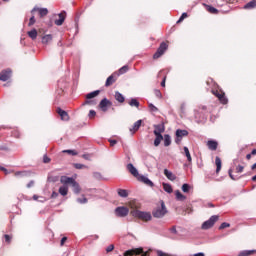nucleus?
Returning <instances> with one entry per match:
<instances>
[{"label": "nucleus", "mask_w": 256, "mask_h": 256, "mask_svg": "<svg viewBox=\"0 0 256 256\" xmlns=\"http://www.w3.org/2000/svg\"><path fill=\"white\" fill-rule=\"evenodd\" d=\"M156 138L154 140L155 147H159L161 145V142L163 141V135H155Z\"/></svg>", "instance_id": "nucleus-27"}, {"label": "nucleus", "mask_w": 256, "mask_h": 256, "mask_svg": "<svg viewBox=\"0 0 256 256\" xmlns=\"http://www.w3.org/2000/svg\"><path fill=\"white\" fill-rule=\"evenodd\" d=\"M53 41V36L51 34H46L42 37V43L43 45H49Z\"/></svg>", "instance_id": "nucleus-19"}, {"label": "nucleus", "mask_w": 256, "mask_h": 256, "mask_svg": "<svg viewBox=\"0 0 256 256\" xmlns=\"http://www.w3.org/2000/svg\"><path fill=\"white\" fill-rule=\"evenodd\" d=\"M58 197V193L57 192H53L52 193V199H55V198H57Z\"/></svg>", "instance_id": "nucleus-63"}, {"label": "nucleus", "mask_w": 256, "mask_h": 256, "mask_svg": "<svg viewBox=\"0 0 256 256\" xmlns=\"http://www.w3.org/2000/svg\"><path fill=\"white\" fill-rule=\"evenodd\" d=\"M82 159H85L86 161L91 159V156L89 154H84Z\"/></svg>", "instance_id": "nucleus-60"}, {"label": "nucleus", "mask_w": 256, "mask_h": 256, "mask_svg": "<svg viewBox=\"0 0 256 256\" xmlns=\"http://www.w3.org/2000/svg\"><path fill=\"white\" fill-rule=\"evenodd\" d=\"M187 135H189V132H187V130H177L176 131V143H181V139H183V137H187Z\"/></svg>", "instance_id": "nucleus-11"}, {"label": "nucleus", "mask_w": 256, "mask_h": 256, "mask_svg": "<svg viewBox=\"0 0 256 256\" xmlns=\"http://www.w3.org/2000/svg\"><path fill=\"white\" fill-rule=\"evenodd\" d=\"M114 249H115V246H114V244H110L108 247H106V253H110V252H112V251H114Z\"/></svg>", "instance_id": "nucleus-47"}, {"label": "nucleus", "mask_w": 256, "mask_h": 256, "mask_svg": "<svg viewBox=\"0 0 256 256\" xmlns=\"http://www.w3.org/2000/svg\"><path fill=\"white\" fill-rule=\"evenodd\" d=\"M229 177H230V179H232L233 181H237V180H239V176H234L233 175V169L232 168H230L229 169Z\"/></svg>", "instance_id": "nucleus-37"}, {"label": "nucleus", "mask_w": 256, "mask_h": 256, "mask_svg": "<svg viewBox=\"0 0 256 256\" xmlns=\"http://www.w3.org/2000/svg\"><path fill=\"white\" fill-rule=\"evenodd\" d=\"M9 79H11V70L10 69L3 70L0 73V81H9Z\"/></svg>", "instance_id": "nucleus-12"}, {"label": "nucleus", "mask_w": 256, "mask_h": 256, "mask_svg": "<svg viewBox=\"0 0 256 256\" xmlns=\"http://www.w3.org/2000/svg\"><path fill=\"white\" fill-rule=\"evenodd\" d=\"M111 105H113V103H111V101H109V99L104 98L99 103V109H101L103 111V113H107V111H109V108L111 107Z\"/></svg>", "instance_id": "nucleus-5"}, {"label": "nucleus", "mask_w": 256, "mask_h": 256, "mask_svg": "<svg viewBox=\"0 0 256 256\" xmlns=\"http://www.w3.org/2000/svg\"><path fill=\"white\" fill-rule=\"evenodd\" d=\"M256 0H252L244 6V9H255Z\"/></svg>", "instance_id": "nucleus-31"}, {"label": "nucleus", "mask_w": 256, "mask_h": 256, "mask_svg": "<svg viewBox=\"0 0 256 256\" xmlns=\"http://www.w3.org/2000/svg\"><path fill=\"white\" fill-rule=\"evenodd\" d=\"M127 170L135 178H137L140 175L139 172H138V169L136 167H134L133 164H127Z\"/></svg>", "instance_id": "nucleus-13"}, {"label": "nucleus", "mask_w": 256, "mask_h": 256, "mask_svg": "<svg viewBox=\"0 0 256 256\" xmlns=\"http://www.w3.org/2000/svg\"><path fill=\"white\" fill-rule=\"evenodd\" d=\"M31 13H38V15H40V17H45L46 15H48L49 13V10L47 8H40V7H37L35 6Z\"/></svg>", "instance_id": "nucleus-9"}, {"label": "nucleus", "mask_w": 256, "mask_h": 256, "mask_svg": "<svg viewBox=\"0 0 256 256\" xmlns=\"http://www.w3.org/2000/svg\"><path fill=\"white\" fill-rule=\"evenodd\" d=\"M66 240H67V237H66V236H65V237H62L61 242H60V245H61V246H64Z\"/></svg>", "instance_id": "nucleus-59"}, {"label": "nucleus", "mask_w": 256, "mask_h": 256, "mask_svg": "<svg viewBox=\"0 0 256 256\" xmlns=\"http://www.w3.org/2000/svg\"><path fill=\"white\" fill-rule=\"evenodd\" d=\"M187 17H188L187 13L184 12L179 18V20L177 21V23H181L183 20L187 19Z\"/></svg>", "instance_id": "nucleus-51"}, {"label": "nucleus", "mask_w": 256, "mask_h": 256, "mask_svg": "<svg viewBox=\"0 0 256 256\" xmlns=\"http://www.w3.org/2000/svg\"><path fill=\"white\" fill-rule=\"evenodd\" d=\"M76 201H77L78 203H80V204L88 203V199L85 198V197L78 198Z\"/></svg>", "instance_id": "nucleus-46"}, {"label": "nucleus", "mask_w": 256, "mask_h": 256, "mask_svg": "<svg viewBox=\"0 0 256 256\" xmlns=\"http://www.w3.org/2000/svg\"><path fill=\"white\" fill-rule=\"evenodd\" d=\"M163 139H164V146L169 147V145H171V136H169V134H165Z\"/></svg>", "instance_id": "nucleus-28"}, {"label": "nucleus", "mask_w": 256, "mask_h": 256, "mask_svg": "<svg viewBox=\"0 0 256 256\" xmlns=\"http://www.w3.org/2000/svg\"><path fill=\"white\" fill-rule=\"evenodd\" d=\"M157 255H158V256H173V255H171V254H169V253H165V252H162V251H158V252H157Z\"/></svg>", "instance_id": "nucleus-56"}, {"label": "nucleus", "mask_w": 256, "mask_h": 256, "mask_svg": "<svg viewBox=\"0 0 256 256\" xmlns=\"http://www.w3.org/2000/svg\"><path fill=\"white\" fill-rule=\"evenodd\" d=\"M162 187L164 188V191L166 193H172L173 192L172 187H171L170 184L162 183Z\"/></svg>", "instance_id": "nucleus-33"}, {"label": "nucleus", "mask_w": 256, "mask_h": 256, "mask_svg": "<svg viewBox=\"0 0 256 256\" xmlns=\"http://www.w3.org/2000/svg\"><path fill=\"white\" fill-rule=\"evenodd\" d=\"M231 227V224L230 223H227V222H223L221 224L220 227H218V229L222 230V229H226V228H230Z\"/></svg>", "instance_id": "nucleus-42"}, {"label": "nucleus", "mask_w": 256, "mask_h": 256, "mask_svg": "<svg viewBox=\"0 0 256 256\" xmlns=\"http://www.w3.org/2000/svg\"><path fill=\"white\" fill-rule=\"evenodd\" d=\"M117 194L121 198H128L129 196L128 190H125V189H117Z\"/></svg>", "instance_id": "nucleus-20"}, {"label": "nucleus", "mask_w": 256, "mask_h": 256, "mask_svg": "<svg viewBox=\"0 0 256 256\" xmlns=\"http://www.w3.org/2000/svg\"><path fill=\"white\" fill-rule=\"evenodd\" d=\"M213 93L215 94V96L219 99V101L223 104V105H227V97H225V93L221 92V91H213Z\"/></svg>", "instance_id": "nucleus-10"}, {"label": "nucleus", "mask_w": 256, "mask_h": 256, "mask_svg": "<svg viewBox=\"0 0 256 256\" xmlns=\"http://www.w3.org/2000/svg\"><path fill=\"white\" fill-rule=\"evenodd\" d=\"M149 109L150 111H152L153 113H156V111H158V109L155 107V105L153 104H149Z\"/></svg>", "instance_id": "nucleus-55"}, {"label": "nucleus", "mask_w": 256, "mask_h": 256, "mask_svg": "<svg viewBox=\"0 0 256 256\" xmlns=\"http://www.w3.org/2000/svg\"><path fill=\"white\" fill-rule=\"evenodd\" d=\"M33 25H35V16L32 15V17L29 20L28 26L29 27H33Z\"/></svg>", "instance_id": "nucleus-49"}, {"label": "nucleus", "mask_w": 256, "mask_h": 256, "mask_svg": "<svg viewBox=\"0 0 256 256\" xmlns=\"http://www.w3.org/2000/svg\"><path fill=\"white\" fill-rule=\"evenodd\" d=\"M71 185H72L74 193H76V194L81 193V191H82L81 186L76 181L73 182V184H71Z\"/></svg>", "instance_id": "nucleus-24"}, {"label": "nucleus", "mask_w": 256, "mask_h": 256, "mask_svg": "<svg viewBox=\"0 0 256 256\" xmlns=\"http://www.w3.org/2000/svg\"><path fill=\"white\" fill-rule=\"evenodd\" d=\"M193 207L191 206H187V208L184 210V214L183 215H187V214H191L193 213Z\"/></svg>", "instance_id": "nucleus-43"}, {"label": "nucleus", "mask_w": 256, "mask_h": 256, "mask_svg": "<svg viewBox=\"0 0 256 256\" xmlns=\"http://www.w3.org/2000/svg\"><path fill=\"white\" fill-rule=\"evenodd\" d=\"M154 135H162V133H165V125L160 124V125H156L154 126Z\"/></svg>", "instance_id": "nucleus-16"}, {"label": "nucleus", "mask_w": 256, "mask_h": 256, "mask_svg": "<svg viewBox=\"0 0 256 256\" xmlns=\"http://www.w3.org/2000/svg\"><path fill=\"white\" fill-rule=\"evenodd\" d=\"M110 145L113 147L115 145H117V141L116 140H110Z\"/></svg>", "instance_id": "nucleus-61"}, {"label": "nucleus", "mask_w": 256, "mask_h": 256, "mask_svg": "<svg viewBox=\"0 0 256 256\" xmlns=\"http://www.w3.org/2000/svg\"><path fill=\"white\" fill-rule=\"evenodd\" d=\"M83 105H97V101L95 100H87Z\"/></svg>", "instance_id": "nucleus-50"}, {"label": "nucleus", "mask_w": 256, "mask_h": 256, "mask_svg": "<svg viewBox=\"0 0 256 256\" xmlns=\"http://www.w3.org/2000/svg\"><path fill=\"white\" fill-rule=\"evenodd\" d=\"M161 86L165 87V78L163 79V81L161 82Z\"/></svg>", "instance_id": "nucleus-64"}, {"label": "nucleus", "mask_w": 256, "mask_h": 256, "mask_svg": "<svg viewBox=\"0 0 256 256\" xmlns=\"http://www.w3.org/2000/svg\"><path fill=\"white\" fill-rule=\"evenodd\" d=\"M167 43H161L157 52L153 55V59H159L167 51Z\"/></svg>", "instance_id": "nucleus-7"}, {"label": "nucleus", "mask_w": 256, "mask_h": 256, "mask_svg": "<svg viewBox=\"0 0 256 256\" xmlns=\"http://www.w3.org/2000/svg\"><path fill=\"white\" fill-rule=\"evenodd\" d=\"M95 115H97V112H95V110H90L89 111V114H88V117L90 119H93V117H95Z\"/></svg>", "instance_id": "nucleus-53"}, {"label": "nucleus", "mask_w": 256, "mask_h": 256, "mask_svg": "<svg viewBox=\"0 0 256 256\" xmlns=\"http://www.w3.org/2000/svg\"><path fill=\"white\" fill-rule=\"evenodd\" d=\"M222 168V162L216 161V174H219Z\"/></svg>", "instance_id": "nucleus-40"}, {"label": "nucleus", "mask_w": 256, "mask_h": 256, "mask_svg": "<svg viewBox=\"0 0 256 256\" xmlns=\"http://www.w3.org/2000/svg\"><path fill=\"white\" fill-rule=\"evenodd\" d=\"M206 145L210 151H216L219 143L215 140H208Z\"/></svg>", "instance_id": "nucleus-15"}, {"label": "nucleus", "mask_w": 256, "mask_h": 256, "mask_svg": "<svg viewBox=\"0 0 256 256\" xmlns=\"http://www.w3.org/2000/svg\"><path fill=\"white\" fill-rule=\"evenodd\" d=\"M74 167H75V169H79V170L87 169L88 168L86 165L79 164V163L74 164Z\"/></svg>", "instance_id": "nucleus-41"}, {"label": "nucleus", "mask_w": 256, "mask_h": 256, "mask_svg": "<svg viewBox=\"0 0 256 256\" xmlns=\"http://www.w3.org/2000/svg\"><path fill=\"white\" fill-rule=\"evenodd\" d=\"M243 171H244V166H241V165H239L235 169V173H243Z\"/></svg>", "instance_id": "nucleus-52"}, {"label": "nucleus", "mask_w": 256, "mask_h": 256, "mask_svg": "<svg viewBox=\"0 0 256 256\" xmlns=\"http://www.w3.org/2000/svg\"><path fill=\"white\" fill-rule=\"evenodd\" d=\"M97 95H99V90H96L94 92L88 93L86 95V98L87 99H94V97H97Z\"/></svg>", "instance_id": "nucleus-34"}, {"label": "nucleus", "mask_w": 256, "mask_h": 256, "mask_svg": "<svg viewBox=\"0 0 256 256\" xmlns=\"http://www.w3.org/2000/svg\"><path fill=\"white\" fill-rule=\"evenodd\" d=\"M207 11H209V13H217V9L215 7L212 6H207Z\"/></svg>", "instance_id": "nucleus-48"}, {"label": "nucleus", "mask_w": 256, "mask_h": 256, "mask_svg": "<svg viewBox=\"0 0 256 256\" xmlns=\"http://www.w3.org/2000/svg\"><path fill=\"white\" fill-rule=\"evenodd\" d=\"M75 182H76V180L71 177L61 176V178H60V183H62L63 185H68V184L72 185Z\"/></svg>", "instance_id": "nucleus-14"}, {"label": "nucleus", "mask_w": 256, "mask_h": 256, "mask_svg": "<svg viewBox=\"0 0 256 256\" xmlns=\"http://www.w3.org/2000/svg\"><path fill=\"white\" fill-rule=\"evenodd\" d=\"M256 253L255 250H245V251H241L239 253V256H251L254 255Z\"/></svg>", "instance_id": "nucleus-26"}, {"label": "nucleus", "mask_w": 256, "mask_h": 256, "mask_svg": "<svg viewBox=\"0 0 256 256\" xmlns=\"http://www.w3.org/2000/svg\"><path fill=\"white\" fill-rule=\"evenodd\" d=\"M115 83V74L109 76L106 80V87H109V85H113Z\"/></svg>", "instance_id": "nucleus-30"}, {"label": "nucleus", "mask_w": 256, "mask_h": 256, "mask_svg": "<svg viewBox=\"0 0 256 256\" xmlns=\"http://www.w3.org/2000/svg\"><path fill=\"white\" fill-rule=\"evenodd\" d=\"M219 216H211L209 220L204 221L202 224V229L208 230L211 229L216 222H218Z\"/></svg>", "instance_id": "nucleus-4"}, {"label": "nucleus", "mask_w": 256, "mask_h": 256, "mask_svg": "<svg viewBox=\"0 0 256 256\" xmlns=\"http://www.w3.org/2000/svg\"><path fill=\"white\" fill-rule=\"evenodd\" d=\"M129 71L128 66H123L122 68L119 69V73L117 75H123L124 73H127Z\"/></svg>", "instance_id": "nucleus-38"}, {"label": "nucleus", "mask_w": 256, "mask_h": 256, "mask_svg": "<svg viewBox=\"0 0 256 256\" xmlns=\"http://www.w3.org/2000/svg\"><path fill=\"white\" fill-rule=\"evenodd\" d=\"M115 99L116 101H118L119 103H123L125 101V97L123 96V94H121L120 92H116L115 93Z\"/></svg>", "instance_id": "nucleus-29"}, {"label": "nucleus", "mask_w": 256, "mask_h": 256, "mask_svg": "<svg viewBox=\"0 0 256 256\" xmlns=\"http://www.w3.org/2000/svg\"><path fill=\"white\" fill-rule=\"evenodd\" d=\"M165 177H167L170 181H175L177 179L176 175H174L171 171L165 168L164 170Z\"/></svg>", "instance_id": "nucleus-18"}, {"label": "nucleus", "mask_w": 256, "mask_h": 256, "mask_svg": "<svg viewBox=\"0 0 256 256\" xmlns=\"http://www.w3.org/2000/svg\"><path fill=\"white\" fill-rule=\"evenodd\" d=\"M142 123H143V120L136 121L134 125L130 128V133H135L139 131V127H141Z\"/></svg>", "instance_id": "nucleus-17"}, {"label": "nucleus", "mask_w": 256, "mask_h": 256, "mask_svg": "<svg viewBox=\"0 0 256 256\" xmlns=\"http://www.w3.org/2000/svg\"><path fill=\"white\" fill-rule=\"evenodd\" d=\"M59 193L62 195V196H66L67 193H69V188L67 186H61L59 188Z\"/></svg>", "instance_id": "nucleus-32"}, {"label": "nucleus", "mask_w": 256, "mask_h": 256, "mask_svg": "<svg viewBox=\"0 0 256 256\" xmlns=\"http://www.w3.org/2000/svg\"><path fill=\"white\" fill-rule=\"evenodd\" d=\"M62 153H68L71 156H75L79 154L76 150H63Z\"/></svg>", "instance_id": "nucleus-39"}, {"label": "nucleus", "mask_w": 256, "mask_h": 256, "mask_svg": "<svg viewBox=\"0 0 256 256\" xmlns=\"http://www.w3.org/2000/svg\"><path fill=\"white\" fill-rule=\"evenodd\" d=\"M170 232L174 235H177V229L176 226H172V228L170 229Z\"/></svg>", "instance_id": "nucleus-57"}, {"label": "nucleus", "mask_w": 256, "mask_h": 256, "mask_svg": "<svg viewBox=\"0 0 256 256\" xmlns=\"http://www.w3.org/2000/svg\"><path fill=\"white\" fill-rule=\"evenodd\" d=\"M58 17L59 19L55 20V25L61 26L63 25V23H65V16L62 13H60Z\"/></svg>", "instance_id": "nucleus-25"}, {"label": "nucleus", "mask_w": 256, "mask_h": 256, "mask_svg": "<svg viewBox=\"0 0 256 256\" xmlns=\"http://www.w3.org/2000/svg\"><path fill=\"white\" fill-rule=\"evenodd\" d=\"M34 184H35V182H34L33 180H31V181L29 182V184L26 185V187L32 188V187H34Z\"/></svg>", "instance_id": "nucleus-58"}, {"label": "nucleus", "mask_w": 256, "mask_h": 256, "mask_svg": "<svg viewBox=\"0 0 256 256\" xmlns=\"http://www.w3.org/2000/svg\"><path fill=\"white\" fill-rule=\"evenodd\" d=\"M184 153H185L188 161H191V154L189 153V148L184 147Z\"/></svg>", "instance_id": "nucleus-45"}, {"label": "nucleus", "mask_w": 256, "mask_h": 256, "mask_svg": "<svg viewBox=\"0 0 256 256\" xmlns=\"http://www.w3.org/2000/svg\"><path fill=\"white\" fill-rule=\"evenodd\" d=\"M4 239H5V242L7 244H10L11 243V240H12V237L10 235H4Z\"/></svg>", "instance_id": "nucleus-54"}, {"label": "nucleus", "mask_w": 256, "mask_h": 256, "mask_svg": "<svg viewBox=\"0 0 256 256\" xmlns=\"http://www.w3.org/2000/svg\"><path fill=\"white\" fill-rule=\"evenodd\" d=\"M128 213H129V209L125 206H119L115 210L116 216L120 218L127 217Z\"/></svg>", "instance_id": "nucleus-6"}, {"label": "nucleus", "mask_w": 256, "mask_h": 256, "mask_svg": "<svg viewBox=\"0 0 256 256\" xmlns=\"http://www.w3.org/2000/svg\"><path fill=\"white\" fill-rule=\"evenodd\" d=\"M193 256H205V253H203V252H199V253H195V254H193Z\"/></svg>", "instance_id": "nucleus-62"}, {"label": "nucleus", "mask_w": 256, "mask_h": 256, "mask_svg": "<svg viewBox=\"0 0 256 256\" xmlns=\"http://www.w3.org/2000/svg\"><path fill=\"white\" fill-rule=\"evenodd\" d=\"M152 250L149 249L148 251L144 252L143 247H137L130 250H127L123 253V256H150Z\"/></svg>", "instance_id": "nucleus-1"}, {"label": "nucleus", "mask_w": 256, "mask_h": 256, "mask_svg": "<svg viewBox=\"0 0 256 256\" xmlns=\"http://www.w3.org/2000/svg\"><path fill=\"white\" fill-rule=\"evenodd\" d=\"M153 217L156 219L163 218L165 214H167V209L165 206V202L163 200L160 201V206L156 207L153 212Z\"/></svg>", "instance_id": "nucleus-3"}, {"label": "nucleus", "mask_w": 256, "mask_h": 256, "mask_svg": "<svg viewBox=\"0 0 256 256\" xmlns=\"http://www.w3.org/2000/svg\"><path fill=\"white\" fill-rule=\"evenodd\" d=\"M129 106L130 107H139V101H137V99L133 98L130 100Z\"/></svg>", "instance_id": "nucleus-36"}, {"label": "nucleus", "mask_w": 256, "mask_h": 256, "mask_svg": "<svg viewBox=\"0 0 256 256\" xmlns=\"http://www.w3.org/2000/svg\"><path fill=\"white\" fill-rule=\"evenodd\" d=\"M128 206L130 207V209H134V210L140 209V204L137 202V200H131L128 203Z\"/></svg>", "instance_id": "nucleus-23"}, {"label": "nucleus", "mask_w": 256, "mask_h": 256, "mask_svg": "<svg viewBox=\"0 0 256 256\" xmlns=\"http://www.w3.org/2000/svg\"><path fill=\"white\" fill-rule=\"evenodd\" d=\"M58 114L60 115L62 121H69V114L64 110L58 109Z\"/></svg>", "instance_id": "nucleus-21"}, {"label": "nucleus", "mask_w": 256, "mask_h": 256, "mask_svg": "<svg viewBox=\"0 0 256 256\" xmlns=\"http://www.w3.org/2000/svg\"><path fill=\"white\" fill-rule=\"evenodd\" d=\"M131 215L133 217L142 220L143 222H149L152 219V215L150 212L140 211V210H132Z\"/></svg>", "instance_id": "nucleus-2"}, {"label": "nucleus", "mask_w": 256, "mask_h": 256, "mask_svg": "<svg viewBox=\"0 0 256 256\" xmlns=\"http://www.w3.org/2000/svg\"><path fill=\"white\" fill-rule=\"evenodd\" d=\"M182 190H183L184 193H189L190 185L189 184H183Z\"/></svg>", "instance_id": "nucleus-44"}, {"label": "nucleus", "mask_w": 256, "mask_h": 256, "mask_svg": "<svg viewBox=\"0 0 256 256\" xmlns=\"http://www.w3.org/2000/svg\"><path fill=\"white\" fill-rule=\"evenodd\" d=\"M28 37H30V39H32L33 41H35V39H37V29L33 28L32 30L27 32Z\"/></svg>", "instance_id": "nucleus-22"}, {"label": "nucleus", "mask_w": 256, "mask_h": 256, "mask_svg": "<svg viewBox=\"0 0 256 256\" xmlns=\"http://www.w3.org/2000/svg\"><path fill=\"white\" fill-rule=\"evenodd\" d=\"M135 178L137 179L138 182L144 183L145 185H147L150 188H153V186H154L153 182L144 175H138Z\"/></svg>", "instance_id": "nucleus-8"}, {"label": "nucleus", "mask_w": 256, "mask_h": 256, "mask_svg": "<svg viewBox=\"0 0 256 256\" xmlns=\"http://www.w3.org/2000/svg\"><path fill=\"white\" fill-rule=\"evenodd\" d=\"M176 198L179 200V201H184L186 199L185 195L182 194L179 190L176 191Z\"/></svg>", "instance_id": "nucleus-35"}]
</instances>
